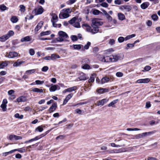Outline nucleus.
Returning <instances> with one entry per match:
<instances>
[{"label":"nucleus","mask_w":160,"mask_h":160,"mask_svg":"<svg viewBox=\"0 0 160 160\" xmlns=\"http://www.w3.org/2000/svg\"><path fill=\"white\" fill-rule=\"evenodd\" d=\"M102 57V59H100V61L105 62H116L121 59V56L119 55H112L110 56Z\"/></svg>","instance_id":"1"},{"label":"nucleus","mask_w":160,"mask_h":160,"mask_svg":"<svg viewBox=\"0 0 160 160\" xmlns=\"http://www.w3.org/2000/svg\"><path fill=\"white\" fill-rule=\"evenodd\" d=\"M72 11V10L70 8H65L62 10L59 15V17L60 19L67 18L69 16V14Z\"/></svg>","instance_id":"2"},{"label":"nucleus","mask_w":160,"mask_h":160,"mask_svg":"<svg viewBox=\"0 0 160 160\" xmlns=\"http://www.w3.org/2000/svg\"><path fill=\"white\" fill-rule=\"evenodd\" d=\"M59 37L56 38V40L58 42H62L65 39L68 38V36L67 34L65 32L62 31H60L58 32Z\"/></svg>","instance_id":"3"},{"label":"nucleus","mask_w":160,"mask_h":160,"mask_svg":"<svg viewBox=\"0 0 160 160\" xmlns=\"http://www.w3.org/2000/svg\"><path fill=\"white\" fill-rule=\"evenodd\" d=\"M92 27L94 28H97L98 29L99 26L102 25L103 22L100 21L98 19L96 18H93L92 20Z\"/></svg>","instance_id":"4"},{"label":"nucleus","mask_w":160,"mask_h":160,"mask_svg":"<svg viewBox=\"0 0 160 160\" xmlns=\"http://www.w3.org/2000/svg\"><path fill=\"white\" fill-rule=\"evenodd\" d=\"M119 9L126 14V12L130 11L132 9V6L131 5H125L121 6Z\"/></svg>","instance_id":"5"},{"label":"nucleus","mask_w":160,"mask_h":160,"mask_svg":"<svg viewBox=\"0 0 160 160\" xmlns=\"http://www.w3.org/2000/svg\"><path fill=\"white\" fill-rule=\"evenodd\" d=\"M44 9L42 6H40L38 8H35L32 11V14L35 15H37L42 14L43 12Z\"/></svg>","instance_id":"6"},{"label":"nucleus","mask_w":160,"mask_h":160,"mask_svg":"<svg viewBox=\"0 0 160 160\" xmlns=\"http://www.w3.org/2000/svg\"><path fill=\"white\" fill-rule=\"evenodd\" d=\"M86 29L87 32H89L92 33L93 34H95L97 33L99 29L97 28H93L92 29L90 26L89 25L86 28Z\"/></svg>","instance_id":"7"},{"label":"nucleus","mask_w":160,"mask_h":160,"mask_svg":"<svg viewBox=\"0 0 160 160\" xmlns=\"http://www.w3.org/2000/svg\"><path fill=\"white\" fill-rule=\"evenodd\" d=\"M18 55V53L16 52H10L9 53H7L6 56L9 58H13L17 57Z\"/></svg>","instance_id":"8"},{"label":"nucleus","mask_w":160,"mask_h":160,"mask_svg":"<svg viewBox=\"0 0 160 160\" xmlns=\"http://www.w3.org/2000/svg\"><path fill=\"white\" fill-rule=\"evenodd\" d=\"M22 139V137L20 136H17L15 135H11L9 136V139L11 140H21Z\"/></svg>","instance_id":"9"},{"label":"nucleus","mask_w":160,"mask_h":160,"mask_svg":"<svg viewBox=\"0 0 160 160\" xmlns=\"http://www.w3.org/2000/svg\"><path fill=\"white\" fill-rule=\"evenodd\" d=\"M77 88L76 86H73L65 89L62 91V93H64L67 92H71L72 91H75L77 90Z\"/></svg>","instance_id":"10"},{"label":"nucleus","mask_w":160,"mask_h":160,"mask_svg":"<svg viewBox=\"0 0 160 160\" xmlns=\"http://www.w3.org/2000/svg\"><path fill=\"white\" fill-rule=\"evenodd\" d=\"M150 81V79L149 78H146L145 79H139L137 80L136 83H147Z\"/></svg>","instance_id":"11"},{"label":"nucleus","mask_w":160,"mask_h":160,"mask_svg":"<svg viewBox=\"0 0 160 160\" xmlns=\"http://www.w3.org/2000/svg\"><path fill=\"white\" fill-rule=\"evenodd\" d=\"M108 100V99L105 98L97 102V105L98 106H103L105 103H107Z\"/></svg>","instance_id":"12"},{"label":"nucleus","mask_w":160,"mask_h":160,"mask_svg":"<svg viewBox=\"0 0 160 160\" xmlns=\"http://www.w3.org/2000/svg\"><path fill=\"white\" fill-rule=\"evenodd\" d=\"M79 79V81L82 80H85L87 79L86 77L85 74L83 73H81L80 74V76L77 79V80L78 81V79Z\"/></svg>","instance_id":"13"},{"label":"nucleus","mask_w":160,"mask_h":160,"mask_svg":"<svg viewBox=\"0 0 160 160\" xmlns=\"http://www.w3.org/2000/svg\"><path fill=\"white\" fill-rule=\"evenodd\" d=\"M57 107V103H53L48 110L49 112L51 113L53 112L56 109Z\"/></svg>","instance_id":"14"},{"label":"nucleus","mask_w":160,"mask_h":160,"mask_svg":"<svg viewBox=\"0 0 160 160\" xmlns=\"http://www.w3.org/2000/svg\"><path fill=\"white\" fill-rule=\"evenodd\" d=\"M60 89V87L57 85H52L49 88V90L50 92H54L57 89L59 90Z\"/></svg>","instance_id":"15"},{"label":"nucleus","mask_w":160,"mask_h":160,"mask_svg":"<svg viewBox=\"0 0 160 160\" xmlns=\"http://www.w3.org/2000/svg\"><path fill=\"white\" fill-rule=\"evenodd\" d=\"M73 94L70 93V94H68L64 100L63 102V104L65 105L67 103L68 101L71 99L73 96Z\"/></svg>","instance_id":"16"},{"label":"nucleus","mask_w":160,"mask_h":160,"mask_svg":"<svg viewBox=\"0 0 160 160\" xmlns=\"http://www.w3.org/2000/svg\"><path fill=\"white\" fill-rule=\"evenodd\" d=\"M13 152L15 151H18L20 153H23L26 152L27 150L26 149L25 147H23L21 148H19L18 149H16L13 150Z\"/></svg>","instance_id":"17"},{"label":"nucleus","mask_w":160,"mask_h":160,"mask_svg":"<svg viewBox=\"0 0 160 160\" xmlns=\"http://www.w3.org/2000/svg\"><path fill=\"white\" fill-rule=\"evenodd\" d=\"M81 21V18L78 19L77 21L73 25V26L76 28H80V22Z\"/></svg>","instance_id":"18"},{"label":"nucleus","mask_w":160,"mask_h":160,"mask_svg":"<svg viewBox=\"0 0 160 160\" xmlns=\"http://www.w3.org/2000/svg\"><path fill=\"white\" fill-rule=\"evenodd\" d=\"M110 78L107 77H103L101 81V83L102 84H104L105 83L107 82L110 80Z\"/></svg>","instance_id":"19"},{"label":"nucleus","mask_w":160,"mask_h":160,"mask_svg":"<svg viewBox=\"0 0 160 160\" xmlns=\"http://www.w3.org/2000/svg\"><path fill=\"white\" fill-rule=\"evenodd\" d=\"M43 24V22L42 21L40 22L37 25L35 29V32H38L42 27Z\"/></svg>","instance_id":"20"},{"label":"nucleus","mask_w":160,"mask_h":160,"mask_svg":"<svg viewBox=\"0 0 160 160\" xmlns=\"http://www.w3.org/2000/svg\"><path fill=\"white\" fill-rule=\"evenodd\" d=\"M149 5V4L148 2H145L141 5V7L142 9H145L147 8Z\"/></svg>","instance_id":"21"},{"label":"nucleus","mask_w":160,"mask_h":160,"mask_svg":"<svg viewBox=\"0 0 160 160\" xmlns=\"http://www.w3.org/2000/svg\"><path fill=\"white\" fill-rule=\"evenodd\" d=\"M31 39V38L29 36H27L21 38V41L22 42H28L30 41Z\"/></svg>","instance_id":"22"},{"label":"nucleus","mask_w":160,"mask_h":160,"mask_svg":"<svg viewBox=\"0 0 160 160\" xmlns=\"http://www.w3.org/2000/svg\"><path fill=\"white\" fill-rule=\"evenodd\" d=\"M24 63V61H19V60H18L13 64V66L14 67H17L20 66L22 64Z\"/></svg>","instance_id":"23"},{"label":"nucleus","mask_w":160,"mask_h":160,"mask_svg":"<svg viewBox=\"0 0 160 160\" xmlns=\"http://www.w3.org/2000/svg\"><path fill=\"white\" fill-rule=\"evenodd\" d=\"M97 91L98 93L102 94L105 92H108V90L106 88H102L97 90Z\"/></svg>","instance_id":"24"},{"label":"nucleus","mask_w":160,"mask_h":160,"mask_svg":"<svg viewBox=\"0 0 160 160\" xmlns=\"http://www.w3.org/2000/svg\"><path fill=\"white\" fill-rule=\"evenodd\" d=\"M118 19L121 20H123L125 19V17L124 14L121 13H118Z\"/></svg>","instance_id":"25"},{"label":"nucleus","mask_w":160,"mask_h":160,"mask_svg":"<svg viewBox=\"0 0 160 160\" xmlns=\"http://www.w3.org/2000/svg\"><path fill=\"white\" fill-rule=\"evenodd\" d=\"M18 102H24L26 101V98L24 96H21L17 99Z\"/></svg>","instance_id":"26"},{"label":"nucleus","mask_w":160,"mask_h":160,"mask_svg":"<svg viewBox=\"0 0 160 160\" xmlns=\"http://www.w3.org/2000/svg\"><path fill=\"white\" fill-rule=\"evenodd\" d=\"M8 39V37L6 34H5L0 37V41L2 42H4Z\"/></svg>","instance_id":"27"},{"label":"nucleus","mask_w":160,"mask_h":160,"mask_svg":"<svg viewBox=\"0 0 160 160\" xmlns=\"http://www.w3.org/2000/svg\"><path fill=\"white\" fill-rule=\"evenodd\" d=\"M32 91L38 93H42L43 92V90L38 88H34L32 89Z\"/></svg>","instance_id":"28"},{"label":"nucleus","mask_w":160,"mask_h":160,"mask_svg":"<svg viewBox=\"0 0 160 160\" xmlns=\"http://www.w3.org/2000/svg\"><path fill=\"white\" fill-rule=\"evenodd\" d=\"M153 133L152 132H145L141 133L142 138H144L147 136H149L152 134Z\"/></svg>","instance_id":"29"},{"label":"nucleus","mask_w":160,"mask_h":160,"mask_svg":"<svg viewBox=\"0 0 160 160\" xmlns=\"http://www.w3.org/2000/svg\"><path fill=\"white\" fill-rule=\"evenodd\" d=\"M51 33V32L50 31H48L41 32L40 34V35L41 37H42L45 35L50 34Z\"/></svg>","instance_id":"30"},{"label":"nucleus","mask_w":160,"mask_h":160,"mask_svg":"<svg viewBox=\"0 0 160 160\" xmlns=\"http://www.w3.org/2000/svg\"><path fill=\"white\" fill-rule=\"evenodd\" d=\"M8 63L7 62L5 61L3 62L0 64V69L3 68L5 67L8 65Z\"/></svg>","instance_id":"31"},{"label":"nucleus","mask_w":160,"mask_h":160,"mask_svg":"<svg viewBox=\"0 0 160 160\" xmlns=\"http://www.w3.org/2000/svg\"><path fill=\"white\" fill-rule=\"evenodd\" d=\"M51 60H55L57 58H60L59 55L55 54H52L51 55Z\"/></svg>","instance_id":"32"},{"label":"nucleus","mask_w":160,"mask_h":160,"mask_svg":"<svg viewBox=\"0 0 160 160\" xmlns=\"http://www.w3.org/2000/svg\"><path fill=\"white\" fill-rule=\"evenodd\" d=\"M78 20L77 18L75 17H74L72 18L71 20L69 21V23L72 24L73 25L74 23L77 21Z\"/></svg>","instance_id":"33"},{"label":"nucleus","mask_w":160,"mask_h":160,"mask_svg":"<svg viewBox=\"0 0 160 160\" xmlns=\"http://www.w3.org/2000/svg\"><path fill=\"white\" fill-rule=\"evenodd\" d=\"M8 8L4 4L0 5V9L2 11H4L6 10H8Z\"/></svg>","instance_id":"34"},{"label":"nucleus","mask_w":160,"mask_h":160,"mask_svg":"<svg viewBox=\"0 0 160 160\" xmlns=\"http://www.w3.org/2000/svg\"><path fill=\"white\" fill-rule=\"evenodd\" d=\"M95 74H92L90 76L89 79L88 80V82H92L94 81L95 77Z\"/></svg>","instance_id":"35"},{"label":"nucleus","mask_w":160,"mask_h":160,"mask_svg":"<svg viewBox=\"0 0 160 160\" xmlns=\"http://www.w3.org/2000/svg\"><path fill=\"white\" fill-rule=\"evenodd\" d=\"M118 101V99H116L113 101L108 104V106L109 107L111 106L113 107V105L116 104Z\"/></svg>","instance_id":"36"},{"label":"nucleus","mask_w":160,"mask_h":160,"mask_svg":"<svg viewBox=\"0 0 160 160\" xmlns=\"http://www.w3.org/2000/svg\"><path fill=\"white\" fill-rule=\"evenodd\" d=\"M18 20V18L15 16H13L12 17L11 19V21L13 23H16L17 22Z\"/></svg>","instance_id":"37"},{"label":"nucleus","mask_w":160,"mask_h":160,"mask_svg":"<svg viewBox=\"0 0 160 160\" xmlns=\"http://www.w3.org/2000/svg\"><path fill=\"white\" fill-rule=\"evenodd\" d=\"M14 33L13 31L10 30L8 32L7 34H6V35L8 37V38H9L11 36H13L14 35Z\"/></svg>","instance_id":"38"},{"label":"nucleus","mask_w":160,"mask_h":160,"mask_svg":"<svg viewBox=\"0 0 160 160\" xmlns=\"http://www.w3.org/2000/svg\"><path fill=\"white\" fill-rule=\"evenodd\" d=\"M81 45H72L73 48L74 49L79 50L81 48Z\"/></svg>","instance_id":"39"},{"label":"nucleus","mask_w":160,"mask_h":160,"mask_svg":"<svg viewBox=\"0 0 160 160\" xmlns=\"http://www.w3.org/2000/svg\"><path fill=\"white\" fill-rule=\"evenodd\" d=\"M43 130V128L41 126H39L35 130V132L38 131L40 132H42Z\"/></svg>","instance_id":"40"},{"label":"nucleus","mask_w":160,"mask_h":160,"mask_svg":"<svg viewBox=\"0 0 160 160\" xmlns=\"http://www.w3.org/2000/svg\"><path fill=\"white\" fill-rule=\"evenodd\" d=\"M135 36L136 35L134 34H132L129 35H128L125 38V40L126 41L132 38L135 37Z\"/></svg>","instance_id":"41"},{"label":"nucleus","mask_w":160,"mask_h":160,"mask_svg":"<svg viewBox=\"0 0 160 160\" xmlns=\"http://www.w3.org/2000/svg\"><path fill=\"white\" fill-rule=\"evenodd\" d=\"M142 138L141 133L136 135L133 136V139H138Z\"/></svg>","instance_id":"42"},{"label":"nucleus","mask_w":160,"mask_h":160,"mask_svg":"<svg viewBox=\"0 0 160 160\" xmlns=\"http://www.w3.org/2000/svg\"><path fill=\"white\" fill-rule=\"evenodd\" d=\"M52 23L53 26L54 27L60 28L61 26V24H57L55 23V22L54 21H52Z\"/></svg>","instance_id":"43"},{"label":"nucleus","mask_w":160,"mask_h":160,"mask_svg":"<svg viewBox=\"0 0 160 160\" xmlns=\"http://www.w3.org/2000/svg\"><path fill=\"white\" fill-rule=\"evenodd\" d=\"M44 136V135H43V134H42L40 136H36L35 138L32 139V141H34L37 140Z\"/></svg>","instance_id":"44"},{"label":"nucleus","mask_w":160,"mask_h":160,"mask_svg":"<svg viewBox=\"0 0 160 160\" xmlns=\"http://www.w3.org/2000/svg\"><path fill=\"white\" fill-rule=\"evenodd\" d=\"M15 117L16 118L22 119L23 118V116L22 115H21L20 116L19 115V114L18 113H17L15 114L14 115Z\"/></svg>","instance_id":"45"},{"label":"nucleus","mask_w":160,"mask_h":160,"mask_svg":"<svg viewBox=\"0 0 160 160\" xmlns=\"http://www.w3.org/2000/svg\"><path fill=\"white\" fill-rule=\"evenodd\" d=\"M13 152V150H11L10 151H9L8 152H3L2 154L3 156H6L7 155H8V154H11Z\"/></svg>","instance_id":"46"},{"label":"nucleus","mask_w":160,"mask_h":160,"mask_svg":"<svg viewBox=\"0 0 160 160\" xmlns=\"http://www.w3.org/2000/svg\"><path fill=\"white\" fill-rule=\"evenodd\" d=\"M134 43H128L127 45V47L126 48V49L128 50L130 47H133L134 46Z\"/></svg>","instance_id":"47"},{"label":"nucleus","mask_w":160,"mask_h":160,"mask_svg":"<svg viewBox=\"0 0 160 160\" xmlns=\"http://www.w3.org/2000/svg\"><path fill=\"white\" fill-rule=\"evenodd\" d=\"M151 18L154 21H157L158 18V17L156 14L152 15Z\"/></svg>","instance_id":"48"},{"label":"nucleus","mask_w":160,"mask_h":160,"mask_svg":"<svg viewBox=\"0 0 160 160\" xmlns=\"http://www.w3.org/2000/svg\"><path fill=\"white\" fill-rule=\"evenodd\" d=\"M7 105L2 104L1 105V107L2 108L3 111H5L7 110Z\"/></svg>","instance_id":"49"},{"label":"nucleus","mask_w":160,"mask_h":160,"mask_svg":"<svg viewBox=\"0 0 160 160\" xmlns=\"http://www.w3.org/2000/svg\"><path fill=\"white\" fill-rule=\"evenodd\" d=\"M36 84L37 85H41L43 84L44 83L43 81H40L39 80H37L35 81Z\"/></svg>","instance_id":"50"},{"label":"nucleus","mask_w":160,"mask_h":160,"mask_svg":"<svg viewBox=\"0 0 160 160\" xmlns=\"http://www.w3.org/2000/svg\"><path fill=\"white\" fill-rule=\"evenodd\" d=\"M35 71L34 69H31L29 70H27L26 72L25 73L26 74H29L34 73Z\"/></svg>","instance_id":"51"},{"label":"nucleus","mask_w":160,"mask_h":160,"mask_svg":"<svg viewBox=\"0 0 160 160\" xmlns=\"http://www.w3.org/2000/svg\"><path fill=\"white\" fill-rule=\"evenodd\" d=\"M105 16L106 18L108 19V22H111L112 21V17L108 14Z\"/></svg>","instance_id":"52"},{"label":"nucleus","mask_w":160,"mask_h":160,"mask_svg":"<svg viewBox=\"0 0 160 160\" xmlns=\"http://www.w3.org/2000/svg\"><path fill=\"white\" fill-rule=\"evenodd\" d=\"M93 14L94 15H98L100 13H101L102 12H100L98 10H95L93 11Z\"/></svg>","instance_id":"53"},{"label":"nucleus","mask_w":160,"mask_h":160,"mask_svg":"<svg viewBox=\"0 0 160 160\" xmlns=\"http://www.w3.org/2000/svg\"><path fill=\"white\" fill-rule=\"evenodd\" d=\"M91 45L90 42H88L86 45H85L84 46V48L85 49H88L89 48V47Z\"/></svg>","instance_id":"54"},{"label":"nucleus","mask_w":160,"mask_h":160,"mask_svg":"<svg viewBox=\"0 0 160 160\" xmlns=\"http://www.w3.org/2000/svg\"><path fill=\"white\" fill-rule=\"evenodd\" d=\"M20 10L21 12H24L25 10V7L23 5H20Z\"/></svg>","instance_id":"55"},{"label":"nucleus","mask_w":160,"mask_h":160,"mask_svg":"<svg viewBox=\"0 0 160 160\" xmlns=\"http://www.w3.org/2000/svg\"><path fill=\"white\" fill-rule=\"evenodd\" d=\"M71 39L72 41H76L78 40L77 36L75 35H72L71 36Z\"/></svg>","instance_id":"56"},{"label":"nucleus","mask_w":160,"mask_h":160,"mask_svg":"<svg viewBox=\"0 0 160 160\" xmlns=\"http://www.w3.org/2000/svg\"><path fill=\"white\" fill-rule=\"evenodd\" d=\"M29 53L30 54L31 56L34 55L35 54L34 50L32 48L30 49L29 51Z\"/></svg>","instance_id":"57"},{"label":"nucleus","mask_w":160,"mask_h":160,"mask_svg":"<svg viewBox=\"0 0 160 160\" xmlns=\"http://www.w3.org/2000/svg\"><path fill=\"white\" fill-rule=\"evenodd\" d=\"M52 18L53 19V20H56L57 21L58 18V16L56 15L55 14L53 13L52 14Z\"/></svg>","instance_id":"58"},{"label":"nucleus","mask_w":160,"mask_h":160,"mask_svg":"<svg viewBox=\"0 0 160 160\" xmlns=\"http://www.w3.org/2000/svg\"><path fill=\"white\" fill-rule=\"evenodd\" d=\"M111 145L112 147H116V148H119L121 146L119 145H116L115 143H112L111 144Z\"/></svg>","instance_id":"59"},{"label":"nucleus","mask_w":160,"mask_h":160,"mask_svg":"<svg viewBox=\"0 0 160 160\" xmlns=\"http://www.w3.org/2000/svg\"><path fill=\"white\" fill-rule=\"evenodd\" d=\"M125 40V38L122 37H119L118 39V41L119 42L121 43L123 42Z\"/></svg>","instance_id":"60"},{"label":"nucleus","mask_w":160,"mask_h":160,"mask_svg":"<svg viewBox=\"0 0 160 160\" xmlns=\"http://www.w3.org/2000/svg\"><path fill=\"white\" fill-rule=\"evenodd\" d=\"M65 136L64 135H59V136L57 137L56 138V139L57 140H58L59 139H62L65 138Z\"/></svg>","instance_id":"61"},{"label":"nucleus","mask_w":160,"mask_h":160,"mask_svg":"<svg viewBox=\"0 0 160 160\" xmlns=\"http://www.w3.org/2000/svg\"><path fill=\"white\" fill-rule=\"evenodd\" d=\"M115 43V40L114 39H110L109 42V44L111 45H112L114 44Z\"/></svg>","instance_id":"62"},{"label":"nucleus","mask_w":160,"mask_h":160,"mask_svg":"<svg viewBox=\"0 0 160 160\" xmlns=\"http://www.w3.org/2000/svg\"><path fill=\"white\" fill-rule=\"evenodd\" d=\"M116 75L118 77H121L123 76V74L121 72H118L116 73Z\"/></svg>","instance_id":"63"},{"label":"nucleus","mask_w":160,"mask_h":160,"mask_svg":"<svg viewBox=\"0 0 160 160\" xmlns=\"http://www.w3.org/2000/svg\"><path fill=\"white\" fill-rule=\"evenodd\" d=\"M14 92H15L13 90H11L8 91V95H9L10 96H11L14 94Z\"/></svg>","instance_id":"64"}]
</instances>
